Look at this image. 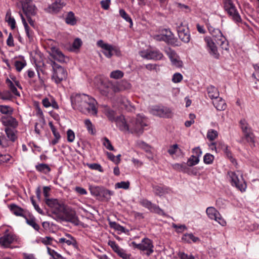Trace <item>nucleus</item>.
<instances>
[{
    "label": "nucleus",
    "mask_w": 259,
    "mask_h": 259,
    "mask_svg": "<svg viewBox=\"0 0 259 259\" xmlns=\"http://www.w3.org/2000/svg\"><path fill=\"white\" fill-rule=\"evenodd\" d=\"M72 108L84 114L95 115L97 114V101L86 94H73L70 96Z\"/></svg>",
    "instance_id": "obj_1"
},
{
    "label": "nucleus",
    "mask_w": 259,
    "mask_h": 259,
    "mask_svg": "<svg viewBox=\"0 0 259 259\" xmlns=\"http://www.w3.org/2000/svg\"><path fill=\"white\" fill-rule=\"evenodd\" d=\"M100 92L103 96H108L119 93L130 87V84L126 81H108L101 82Z\"/></svg>",
    "instance_id": "obj_2"
},
{
    "label": "nucleus",
    "mask_w": 259,
    "mask_h": 259,
    "mask_svg": "<svg viewBox=\"0 0 259 259\" xmlns=\"http://www.w3.org/2000/svg\"><path fill=\"white\" fill-rule=\"evenodd\" d=\"M153 38L156 40L164 41L174 47H179L181 44V42L175 37L171 31L167 29L162 30L160 34L154 35Z\"/></svg>",
    "instance_id": "obj_3"
},
{
    "label": "nucleus",
    "mask_w": 259,
    "mask_h": 259,
    "mask_svg": "<svg viewBox=\"0 0 259 259\" xmlns=\"http://www.w3.org/2000/svg\"><path fill=\"white\" fill-rule=\"evenodd\" d=\"M130 246L134 249H138L144 252L148 256L154 252L153 241L148 238H143L140 243H137L136 242L133 241L130 244Z\"/></svg>",
    "instance_id": "obj_4"
},
{
    "label": "nucleus",
    "mask_w": 259,
    "mask_h": 259,
    "mask_svg": "<svg viewBox=\"0 0 259 259\" xmlns=\"http://www.w3.org/2000/svg\"><path fill=\"white\" fill-rule=\"evenodd\" d=\"M228 175L230 179L232 186H235L241 192L245 191L246 185L242 174L239 171L237 172L229 171Z\"/></svg>",
    "instance_id": "obj_5"
},
{
    "label": "nucleus",
    "mask_w": 259,
    "mask_h": 259,
    "mask_svg": "<svg viewBox=\"0 0 259 259\" xmlns=\"http://www.w3.org/2000/svg\"><path fill=\"white\" fill-rule=\"evenodd\" d=\"M146 126L147 124L145 118L139 116L130 120L128 132L140 135L143 132L144 127Z\"/></svg>",
    "instance_id": "obj_6"
},
{
    "label": "nucleus",
    "mask_w": 259,
    "mask_h": 259,
    "mask_svg": "<svg viewBox=\"0 0 259 259\" xmlns=\"http://www.w3.org/2000/svg\"><path fill=\"white\" fill-rule=\"evenodd\" d=\"M20 239L14 233L6 230L3 235L0 237V245L5 248H12L11 244L13 243L19 244Z\"/></svg>",
    "instance_id": "obj_7"
},
{
    "label": "nucleus",
    "mask_w": 259,
    "mask_h": 259,
    "mask_svg": "<svg viewBox=\"0 0 259 259\" xmlns=\"http://www.w3.org/2000/svg\"><path fill=\"white\" fill-rule=\"evenodd\" d=\"M51 65L53 69L52 79L56 83L58 84L67 78V71L61 66L54 61L52 62Z\"/></svg>",
    "instance_id": "obj_8"
},
{
    "label": "nucleus",
    "mask_w": 259,
    "mask_h": 259,
    "mask_svg": "<svg viewBox=\"0 0 259 259\" xmlns=\"http://www.w3.org/2000/svg\"><path fill=\"white\" fill-rule=\"evenodd\" d=\"M208 30L212 35V38L220 46L221 49H227L228 41L225 36H223L221 31L219 29H215L212 26L207 25Z\"/></svg>",
    "instance_id": "obj_9"
},
{
    "label": "nucleus",
    "mask_w": 259,
    "mask_h": 259,
    "mask_svg": "<svg viewBox=\"0 0 259 259\" xmlns=\"http://www.w3.org/2000/svg\"><path fill=\"white\" fill-rule=\"evenodd\" d=\"M224 4L225 11L231 17L233 20L236 23L241 22L242 21L241 17L232 0H225Z\"/></svg>",
    "instance_id": "obj_10"
},
{
    "label": "nucleus",
    "mask_w": 259,
    "mask_h": 259,
    "mask_svg": "<svg viewBox=\"0 0 259 259\" xmlns=\"http://www.w3.org/2000/svg\"><path fill=\"white\" fill-rule=\"evenodd\" d=\"M92 195L98 196L103 200L109 201L111 196L114 194V192L108 190L103 187L96 186L90 189Z\"/></svg>",
    "instance_id": "obj_11"
},
{
    "label": "nucleus",
    "mask_w": 259,
    "mask_h": 259,
    "mask_svg": "<svg viewBox=\"0 0 259 259\" xmlns=\"http://www.w3.org/2000/svg\"><path fill=\"white\" fill-rule=\"evenodd\" d=\"M60 219L63 221L70 222L75 226H78L79 223V220L76 215V211L69 207L64 209L63 215Z\"/></svg>",
    "instance_id": "obj_12"
},
{
    "label": "nucleus",
    "mask_w": 259,
    "mask_h": 259,
    "mask_svg": "<svg viewBox=\"0 0 259 259\" xmlns=\"http://www.w3.org/2000/svg\"><path fill=\"white\" fill-rule=\"evenodd\" d=\"M239 124L244 135V138L247 142L254 143V135L246 120L245 119H241Z\"/></svg>",
    "instance_id": "obj_13"
},
{
    "label": "nucleus",
    "mask_w": 259,
    "mask_h": 259,
    "mask_svg": "<svg viewBox=\"0 0 259 259\" xmlns=\"http://www.w3.org/2000/svg\"><path fill=\"white\" fill-rule=\"evenodd\" d=\"M150 113L160 117L169 118L172 112L170 108L163 106H154L150 109Z\"/></svg>",
    "instance_id": "obj_14"
},
{
    "label": "nucleus",
    "mask_w": 259,
    "mask_h": 259,
    "mask_svg": "<svg viewBox=\"0 0 259 259\" xmlns=\"http://www.w3.org/2000/svg\"><path fill=\"white\" fill-rule=\"evenodd\" d=\"M140 204L143 207L147 208L150 211L155 213L158 215L165 216V213L158 205L152 203L147 199H142L140 201Z\"/></svg>",
    "instance_id": "obj_15"
},
{
    "label": "nucleus",
    "mask_w": 259,
    "mask_h": 259,
    "mask_svg": "<svg viewBox=\"0 0 259 259\" xmlns=\"http://www.w3.org/2000/svg\"><path fill=\"white\" fill-rule=\"evenodd\" d=\"M139 54L148 60H160L163 57L162 54L158 50H142L139 52Z\"/></svg>",
    "instance_id": "obj_16"
},
{
    "label": "nucleus",
    "mask_w": 259,
    "mask_h": 259,
    "mask_svg": "<svg viewBox=\"0 0 259 259\" xmlns=\"http://www.w3.org/2000/svg\"><path fill=\"white\" fill-rule=\"evenodd\" d=\"M108 244L122 259H130L131 254L126 253V251L123 249L120 248L115 241L109 240Z\"/></svg>",
    "instance_id": "obj_17"
},
{
    "label": "nucleus",
    "mask_w": 259,
    "mask_h": 259,
    "mask_svg": "<svg viewBox=\"0 0 259 259\" xmlns=\"http://www.w3.org/2000/svg\"><path fill=\"white\" fill-rule=\"evenodd\" d=\"M178 35L180 39L185 43H188L190 40V34L188 28L184 26L182 23L177 28Z\"/></svg>",
    "instance_id": "obj_18"
},
{
    "label": "nucleus",
    "mask_w": 259,
    "mask_h": 259,
    "mask_svg": "<svg viewBox=\"0 0 259 259\" xmlns=\"http://www.w3.org/2000/svg\"><path fill=\"white\" fill-rule=\"evenodd\" d=\"M165 52L168 55L172 65L177 67H182L183 62L181 60L180 57L173 50H165Z\"/></svg>",
    "instance_id": "obj_19"
},
{
    "label": "nucleus",
    "mask_w": 259,
    "mask_h": 259,
    "mask_svg": "<svg viewBox=\"0 0 259 259\" xmlns=\"http://www.w3.org/2000/svg\"><path fill=\"white\" fill-rule=\"evenodd\" d=\"M2 124L7 127L16 128L18 125V122L16 119L11 115L2 116L0 119Z\"/></svg>",
    "instance_id": "obj_20"
},
{
    "label": "nucleus",
    "mask_w": 259,
    "mask_h": 259,
    "mask_svg": "<svg viewBox=\"0 0 259 259\" xmlns=\"http://www.w3.org/2000/svg\"><path fill=\"white\" fill-rule=\"evenodd\" d=\"M50 56L55 60L61 63H66L69 59L65 56L59 50H50L48 51Z\"/></svg>",
    "instance_id": "obj_21"
},
{
    "label": "nucleus",
    "mask_w": 259,
    "mask_h": 259,
    "mask_svg": "<svg viewBox=\"0 0 259 259\" xmlns=\"http://www.w3.org/2000/svg\"><path fill=\"white\" fill-rule=\"evenodd\" d=\"M114 122L116 123L117 126L120 131L123 132L129 131L130 122L127 123L123 115L117 116Z\"/></svg>",
    "instance_id": "obj_22"
},
{
    "label": "nucleus",
    "mask_w": 259,
    "mask_h": 259,
    "mask_svg": "<svg viewBox=\"0 0 259 259\" xmlns=\"http://www.w3.org/2000/svg\"><path fill=\"white\" fill-rule=\"evenodd\" d=\"M45 202L49 207L54 209L52 213L54 214L57 215L61 208V204L59 203L58 200L57 199H46Z\"/></svg>",
    "instance_id": "obj_23"
},
{
    "label": "nucleus",
    "mask_w": 259,
    "mask_h": 259,
    "mask_svg": "<svg viewBox=\"0 0 259 259\" xmlns=\"http://www.w3.org/2000/svg\"><path fill=\"white\" fill-rule=\"evenodd\" d=\"M22 8L26 17L34 16L36 13V7L30 3H22Z\"/></svg>",
    "instance_id": "obj_24"
},
{
    "label": "nucleus",
    "mask_w": 259,
    "mask_h": 259,
    "mask_svg": "<svg viewBox=\"0 0 259 259\" xmlns=\"http://www.w3.org/2000/svg\"><path fill=\"white\" fill-rule=\"evenodd\" d=\"M9 207L11 211L15 215L26 218V215L24 214V210L22 208L14 203L10 204Z\"/></svg>",
    "instance_id": "obj_25"
},
{
    "label": "nucleus",
    "mask_w": 259,
    "mask_h": 259,
    "mask_svg": "<svg viewBox=\"0 0 259 259\" xmlns=\"http://www.w3.org/2000/svg\"><path fill=\"white\" fill-rule=\"evenodd\" d=\"M153 189L155 194L159 196L168 193L170 191V189L165 186H153Z\"/></svg>",
    "instance_id": "obj_26"
},
{
    "label": "nucleus",
    "mask_w": 259,
    "mask_h": 259,
    "mask_svg": "<svg viewBox=\"0 0 259 259\" xmlns=\"http://www.w3.org/2000/svg\"><path fill=\"white\" fill-rule=\"evenodd\" d=\"M65 4L61 0H57L50 5L48 9L50 12L57 13L59 12L64 6Z\"/></svg>",
    "instance_id": "obj_27"
},
{
    "label": "nucleus",
    "mask_w": 259,
    "mask_h": 259,
    "mask_svg": "<svg viewBox=\"0 0 259 259\" xmlns=\"http://www.w3.org/2000/svg\"><path fill=\"white\" fill-rule=\"evenodd\" d=\"M214 100L213 101V104L215 108L219 111L224 110L227 107V105L224 100L222 98L217 97L214 99Z\"/></svg>",
    "instance_id": "obj_28"
},
{
    "label": "nucleus",
    "mask_w": 259,
    "mask_h": 259,
    "mask_svg": "<svg viewBox=\"0 0 259 259\" xmlns=\"http://www.w3.org/2000/svg\"><path fill=\"white\" fill-rule=\"evenodd\" d=\"M5 131L7 137L11 141L14 142L17 138L16 136V133L17 131H16V128L7 127L5 128Z\"/></svg>",
    "instance_id": "obj_29"
},
{
    "label": "nucleus",
    "mask_w": 259,
    "mask_h": 259,
    "mask_svg": "<svg viewBox=\"0 0 259 259\" xmlns=\"http://www.w3.org/2000/svg\"><path fill=\"white\" fill-rule=\"evenodd\" d=\"M182 239L183 240V241L188 243H190L192 242L195 243L197 242V241H200L199 238L197 237L194 236V235L192 233L185 234L183 236Z\"/></svg>",
    "instance_id": "obj_30"
},
{
    "label": "nucleus",
    "mask_w": 259,
    "mask_h": 259,
    "mask_svg": "<svg viewBox=\"0 0 259 259\" xmlns=\"http://www.w3.org/2000/svg\"><path fill=\"white\" fill-rule=\"evenodd\" d=\"M207 92L209 97L211 99H214L219 96V92L218 89L213 85L208 87Z\"/></svg>",
    "instance_id": "obj_31"
},
{
    "label": "nucleus",
    "mask_w": 259,
    "mask_h": 259,
    "mask_svg": "<svg viewBox=\"0 0 259 259\" xmlns=\"http://www.w3.org/2000/svg\"><path fill=\"white\" fill-rule=\"evenodd\" d=\"M204 41L209 49H217L220 47L219 44L214 40L213 38L210 36H206L204 38Z\"/></svg>",
    "instance_id": "obj_32"
},
{
    "label": "nucleus",
    "mask_w": 259,
    "mask_h": 259,
    "mask_svg": "<svg viewBox=\"0 0 259 259\" xmlns=\"http://www.w3.org/2000/svg\"><path fill=\"white\" fill-rule=\"evenodd\" d=\"M206 213L208 217L211 220H213L216 218L217 215H219V212L214 207L212 206L208 207L206 208Z\"/></svg>",
    "instance_id": "obj_33"
},
{
    "label": "nucleus",
    "mask_w": 259,
    "mask_h": 259,
    "mask_svg": "<svg viewBox=\"0 0 259 259\" xmlns=\"http://www.w3.org/2000/svg\"><path fill=\"white\" fill-rule=\"evenodd\" d=\"M65 22L69 25L73 26L76 24V19L75 18L74 14L72 12L68 13L66 18Z\"/></svg>",
    "instance_id": "obj_34"
},
{
    "label": "nucleus",
    "mask_w": 259,
    "mask_h": 259,
    "mask_svg": "<svg viewBox=\"0 0 259 259\" xmlns=\"http://www.w3.org/2000/svg\"><path fill=\"white\" fill-rule=\"evenodd\" d=\"M172 168L178 171H182L184 172H187L188 168L186 163L183 162L181 163H174L172 165Z\"/></svg>",
    "instance_id": "obj_35"
},
{
    "label": "nucleus",
    "mask_w": 259,
    "mask_h": 259,
    "mask_svg": "<svg viewBox=\"0 0 259 259\" xmlns=\"http://www.w3.org/2000/svg\"><path fill=\"white\" fill-rule=\"evenodd\" d=\"M104 113L110 121L114 122L116 119V112L113 110L107 108L105 109Z\"/></svg>",
    "instance_id": "obj_36"
},
{
    "label": "nucleus",
    "mask_w": 259,
    "mask_h": 259,
    "mask_svg": "<svg viewBox=\"0 0 259 259\" xmlns=\"http://www.w3.org/2000/svg\"><path fill=\"white\" fill-rule=\"evenodd\" d=\"M136 144L139 148L144 150L146 152H151V147L145 142L141 140H139L137 141Z\"/></svg>",
    "instance_id": "obj_37"
},
{
    "label": "nucleus",
    "mask_w": 259,
    "mask_h": 259,
    "mask_svg": "<svg viewBox=\"0 0 259 259\" xmlns=\"http://www.w3.org/2000/svg\"><path fill=\"white\" fill-rule=\"evenodd\" d=\"M6 83L8 85L9 89L10 90L11 92L14 95H15L17 96H20L19 92L18 91L17 88H16V87L15 86L13 81L11 80H10L9 78H7L6 79Z\"/></svg>",
    "instance_id": "obj_38"
},
{
    "label": "nucleus",
    "mask_w": 259,
    "mask_h": 259,
    "mask_svg": "<svg viewBox=\"0 0 259 259\" xmlns=\"http://www.w3.org/2000/svg\"><path fill=\"white\" fill-rule=\"evenodd\" d=\"M36 169L39 171L45 174H47L50 171L51 168L49 165L45 163H40L35 166Z\"/></svg>",
    "instance_id": "obj_39"
},
{
    "label": "nucleus",
    "mask_w": 259,
    "mask_h": 259,
    "mask_svg": "<svg viewBox=\"0 0 259 259\" xmlns=\"http://www.w3.org/2000/svg\"><path fill=\"white\" fill-rule=\"evenodd\" d=\"M0 112L7 116L11 115L13 112V109L8 105H0Z\"/></svg>",
    "instance_id": "obj_40"
},
{
    "label": "nucleus",
    "mask_w": 259,
    "mask_h": 259,
    "mask_svg": "<svg viewBox=\"0 0 259 259\" xmlns=\"http://www.w3.org/2000/svg\"><path fill=\"white\" fill-rule=\"evenodd\" d=\"M109 225L110 228H113L120 233H125V229L123 226H121L119 224L115 222H111L109 221Z\"/></svg>",
    "instance_id": "obj_41"
},
{
    "label": "nucleus",
    "mask_w": 259,
    "mask_h": 259,
    "mask_svg": "<svg viewBox=\"0 0 259 259\" xmlns=\"http://www.w3.org/2000/svg\"><path fill=\"white\" fill-rule=\"evenodd\" d=\"M224 152L226 157L229 159L232 163H235L236 162V159L233 157L232 154L227 145H224Z\"/></svg>",
    "instance_id": "obj_42"
},
{
    "label": "nucleus",
    "mask_w": 259,
    "mask_h": 259,
    "mask_svg": "<svg viewBox=\"0 0 259 259\" xmlns=\"http://www.w3.org/2000/svg\"><path fill=\"white\" fill-rule=\"evenodd\" d=\"M26 222L28 225L33 227L36 231H38L39 229V225L35 222L34 218H27L26 217L25 218Z\"/></svg>",
    "instance_id": "obj_43"
},
{
    "label": "nucleus",
    "mask_w": 259,
    "mask_h": 259,
    "mask_svg": "<svg viewBox=\"0 0 259 259\" xmlns=\"http://www.w3.org/2000/svg\"><path fill=\"white\" fill-rule=\"evenodd\" d=\"M120 16L124 19L126 22H129L130 24V27L133 26V21L131 18L130 17L128 14L123 9H120L119 11Z\"/></svg>",
    "instance_id": "obj_44"
},
{
    "label": "nucleus",
    "mask_w": 259,
    "mask_h": 259,
    "mask_svg": "<svg viewBox=\"0 0 259 259\" xmlns=\"http://www.w3.org/2000/svg\"><path fill=\"white\" fill-rule=\"evenodd\" d=\"M84 124L88 132L91 135H95L96 133L95 129L91 120L90 119H85L84 120Z\"/></svg>",
    "instance_id": "obj_45"
},
{
    "label": "nucleus",
    "mask_w": 259,
    "mask_h": 259,
    "mask_svg": "<svg viewBox=\"0 0 259 259\" xmlns=\"http://www.w3.org/2000/svg\"><path fill=\"white\" fill-rule=\"evenodd\" d=\"M59 242L61 243H66L68 245H73L76 246V241L74 238H71V239H67L65 238H61L59 240Z\"/></svg>",
    "instance_id": "obj_46"
},
{
    "label": "nucleus",
    "mask_w": 259,
    "mask_h": 259,
    "mask_svg": "<svg viewBox=\"0 0 259 259\" xmlns=\"http://www.w3.org/2000/svg\"><path fill=\"white\" fill-rule=\"evenodd\" d=\"M124 75V73L119 70H116L112 71L110 74V77L111 78L118 79L121 78Z\"/></svg>",
    "instance_id": "obj_47"
},
{
    "label": "nucleus",
    "mask_w": 259,
    "mask_h": 259,
    "mask_svg": "<svg viewBox=\"0 0 259 259\" xmlns=\"http://www.w3.org/2000/svg\"><path fill=\"white\" fill-rule=\"evenodd\" d=\"M118 102L121 108L127 109L128 106L130 105V102L126 98L123 97H119Z\"/></svg>",
    "instance_id": "obj_48"
},
{
    "label": "nucleus",
    "mask_w": 259,
    "mask_h": 259,
    "mask_svg": "<svg viewBox=\"0 0 259 259\" xmlns=\"http://www.w3.org/2000/svg\"><path fill=\"white\" fill-rule=\"evenodd\" d=\"M31 54H34V58L35 61L38 62L42 61L44 58V54L39 51V50H34Z\"/></svg>",
    "instance_id": "obj_49"
},
{
    "label": "nucleus",
    "mask_w": 259,
    "mask_h": 259,
    "mask_svg": "<svg viewBox=\"0 0 259 259\" xmlns=\"http://www.w3.org/2000/svg\"><path fill=\"white\" fill-rule=\"evenodd\" d=\"M199 161V158H198V156L192 155L188 160L187 165L189 166H192L198 164Z\"/></svg>",
    "instance_id": "obj_50"
},
{
    "label": "nucleus",
    "mask_w": 259,
    "mask_h": 259,
    "mask_svg": "<svg viewBox=\"0 0 259 259\" xmlns=\"http://www.w3.org/2000/svg\"><path fill=\"white\" fill-rule=\"evenodd\" d=\"M214 159V156L210 153H206L203 156V161L206 164H212Z\"/></svg>",
    "instance_id": "obj_51"
},
{
    "label": "nucleus",
    "mask_w": 259,
    "mask_h": 259,
    "mask_svg": "<svg viewBox=\"0 0 259 259\" xmlns=\"http://www.w3.org/2000/svg\"><path fill=\"white\" fill-rule=\"evenodd\" d=\"M6 18L8 19L7 20L9 25L11 27L12 29L15 28V20L14 18L11 17V14L10 12H8L6 14Z\"/></svg>",
    "instance_id": "obj_52"
},
{
    "label": "nucleus",
    "mask_w": 259,
    "mask_h": 259,
    "mask_svg": "<svg viewBox=\"0 0 259 259\" xmlns=\"http://www.w3.org/2000/svg\"><path fill=\"white\" fill-rule=\"evenodd\" d=\"M218 135L217 131L211 129L208 131L207 138L209 141H213L218 137Z\"/></svg>",
    "instance_id": "obj_53"
},
{
    "label": "nucleus",
    "mask_w": 259,
    "mask_h": 259,
    "mask_svg": "<svg viewBox=\"0 0 259 259\" xmlns=\"http://www.w3.org/2000/svg\"><path fill=\"white\" fill-rule=\"evenodd\" d=\"M130 187V182L128 181H122L115 184V187L116 189H127Z\"/></svg>",
    "instance_id": "obj_54"
},
{
    "label": "nucleus",
    "mask_w": 259,
    "mask_h": 259,
    "mask_svg": "<svg viewBox=\"0 0 259 259\" xmlns=\"http://www.w3.org/2000/svg\"><path fill=\"white\" fill-rule=\"evenodd\" d=\"M48 253L52 256L53 259L55 258H63V257L59 253L57 252L53 249H51L49 247H48Z\"/></svg>",
    "instance_id": "obj_55"
},
{
    "label": "nucleus",
    "mask_w": 259,
    "mask_h": 259,
    "mask_svg": "<svg viewBox=\"0 0 259 259\" xmlns=\"http://www.w3.org/2000/svg\"><path fill=\"white\" fill-rule=\"evenodd\" d=\"M87 165L91 169L97 170L100 172L103 171L101 165L98 163H87Z\"/></svg>",
    "instance_id": "obj_56"
},
{
    "label": "nucleus",
    "mask_w": 259,
    "mask_h": 259,
    "mask_svg": "<svg viewBox=\"0 0 259 259\" xmlns=\"http://www.w3.org/2000/svg\"><path fill=\"white\" fill-rule=\"evenodd\" d=\"M113 51H118V50H101L99 52V55L101 57V53L104 54L107 58H110L113 55Z\"/></svg>",
    "instance_id": "obj_57"
},
{
    "label": "nucleus",
    "mask_w": 259,
    "mask_h": 259,
    "mask_svg": "<svg viewBox=\"0 0 259 259\" xmlns=\"http://www.w3.org/2000/svg\"><path fill=\"white\" fill-rule=\"evenodd\" d=\"M103 144L104 146L109 150H110V151L114 150V148L113 146L112 145L110 141L107 138H106V137L104 138Z\"/></svg>",
    "instance_id": "obj_58"
},
{
    "label": "nucleus",
    "mask_w": 259,
    "mask_h": 259,
    "mask_svg": "<svg viewBox=\"0 0 259 259\" xmlns=\"http://www.w3.org/2000/svg\"><path fill=\"white\" fill-rule=\"evenodd\" d=\"M97 47L101 49H113V47L108 44L105 43L102 40H99L97 43Z\"/></svg>",
    "instance_id": "obj_59"
},
{
    "label": "nucleus",
    "mask_w": 259,
    "mask_h": 259,
    "mask_svg": "<svg viewBox=\"0 0 259 259\" xmlns=\"http://www.w3.org/2000/svg\"><path fill=\"white\" fill-rule=\"evenodd\" d=\"M26 65V63L20 61H16L15 66L16 70L20 72Z\"/></svg>",
    "instance_id": "obj_60"
},
{
    "label": "nucleus",
    "mask_w": 259,
    "mask_h": 259,
    "mask_svg": "<svg viewBox=\"0 0 259 259\" xmlns=\"http://www.w3.org/2000/svg\"><path fill=\"white\" fill-rule=\"evenodd\" d=\"M183 79L182 75L180 73H176L173 75L172 81L175 83H178L181 81Z\"/></svg>",
    "instance_id": "obj_61"
},
{
    "label": "nucleus",
    "mask_w": 259,
    "mask_h": 259,
    "mask_svg": "<svg viewBox=\"0 0 259 259\" xmlns=\"http://www.w3.org/2000/svg\"><path fill=\"white\" fill-rule=\"evenodd\" d=\"M213 220L217 222L219 224H220L222 226H225L226 225V222L224 219V218L222 217L221 214L219 213V215H217L216 218L213 219Z\"/></svg>",
    "instance_id": "obj_62"
},
{
    "label": "nucleus",
    "mask_w": 259,
    "mask_h": 259,
    "mask_svg": "<svg viewBox=\"0 0 259 259\" xmlns=\"http://www.w3.org/2000/svg\"><path fill=\"white\" fill-rule=\"evenodd\" d=\"M67 141L69 142H73L75 138V135L74 132L71 130H68L67 132Z\"/></svg>",
    "instance_id": "obj_63"
},
{
    "label": "nucleus",
    "mask_w": 259,
    "mask_h": 259,
    "mask_svg": "<svg viewBox=\"0 0 259 259\" xmlns=\"http://www.w3.org/2000/svg\"><path fill=\"white\" fill-rule=\"evenodd\" d=\"M179 256L180 259H195V257L193 255L191 254H188L184 252H180L179 254Z\"/></svg>",
    "instance_id": "obj_64"
}]
</instances>
